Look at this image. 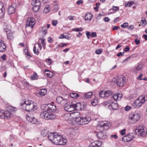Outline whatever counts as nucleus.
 <instances>
[{
	"instance_id": "f257e3e1",
	"label": "nucleus",
	"mask_w": 147,
	"mask_h": 147,
	"mask_svg": "<svg viewBox=\"0 0 147 147\" xmlns=\"http://www.w3.org/2000/svg\"><path fill=\"white\" fill-rule=\"evenodd\" d=\"M41 108L44 111L40 113V116L42 118L49 120L53 119L55 118L53 114L56 109L55 106L50 104H45L42 105Z\"/></svg>"
},
{
	"instance_id": "f03ea898",
	"label": "nucleus",
	"mask_w": 147,
	"mask_h": 147,
	"mask_svg": "<svg viewBox=\"0 0 147 147\" xmlns=\"http://www.w3.org/2000/svg\"><path fill=\"white\" fill-rule=\"evenodd\" d=\"M20 106L24 110L28 112L34 111L37 108L36 104L30 100L25 101Z\"/></svg>"
},
{
	"instance_id": "7ed1b4c3",
	"label": "nucleus",
	"mask_w": 147,
	"mask_h": 147,
	"mask_svg": "<svg viewBox=\"0 0 147 147\" xmlns=\"http://www.w3.org/2000/svg\"><path fill=\"white\" fill-rule=\"evenodd\" d=\"M73 117L75 118V121L77 122H79L80 125H85L88 123L91 120L89 117L82 118L80 117V113L77 112L73 114Z\"/></svg>"
},
{
	"instance_id": "20e7f679",
	"label": "nucleus",
	"mask_w": 147,
	"mask_h": 147,
	"mask_svg": "<svg viewBox=\"0 0 147 147\" xmlns=\"http://www.w3.org/2000/svg\"><path fill=\"white\" fill-rule=\"evenodd\" d=\"M80 103H74L73 102L67 103L65 104L64 105L65 110L69 112H71L77 109L78 106H80Z\"/></svg>"
},
{
	"instance_id": "39448f33",
	"label": "nucleus",
	"mask_w": 147,
	"mask_h": 147,
	"mask_svg": "<svg viewBox=\"0 0 147 147\" xmlns=\"http://www.w3.org/2000/svg\"><path fill=\"white\" fill-rule=\"evenodd\" d=\"M53 140V143L60 145H64L67 142L66 139L62 138L61 135L57 134V133Z\"/></svg>"
},
{
	"instance_id": "423d86ee",
	"label": "nucleus",
	"mask_w": 147,
	"mask_h": 147,
	"mask_svg": "<svg viewBox=\"0 0 147 147\" xmlns=\"http://www.w3.org/2000/svg\"><path fill=\"white\" fill-rule=\"evenodd\" d=\"M125 82L124 77H118L117 78H114L111 81V83L114 84L115 83L117 86L119 87L123 86Z\"/></svg>"
},
{
	"instance_id": "0eeeda50",
	"label": "nucleus",
	"mask_w": 147,
	"mask_h": 147,
	"mask_svg": "<svg viewBox=\"0 0 147 147\" xmlns=\"http://www.w3.org/2000/svg\"><path fill=\"white\" fill-rule=\"evenodd\" d=\"M147 100V96L146 95L140 96L138 98L135 100L134 102V104H135L136 107H140Z\"/></svg>"
},
{
	"instance_id": "6e6552de",
	"label": "nucleus",
	"mask_w": 147,
	"mask_h": 147,
	"mask_svg": "<svg viewBox=\"0 0 147 147\" xmlns=\"http://www.w3.org/2000/svg\"><path fill=\"white\" fill-rule=\"evenodd\" d=\"M136 132H138L141 137H144L147 134V130L146 127L141 125H139L135 130Z\"/></svg>"
},
{
	"instance_id": "1a4fd4ad",
	"label": "nucleus",
	"mask_w": 147,
	"mask_h": 147,
	"mask_svg": "<svg viewBox=\"0 0 147 147\" xmlns=\"http://www.w3.org/2000/svg\"><path fill=\"white\" fill-rule=\"evenodd\" d=\"M32 10L34 12H36L39 10L41 6L39 0H33L32 2Z\"/></svg>"
},
{
	"instance_id": "9d476101",
	"label": "nucleus",
	"mask_w": 147,
	"mask_h": 147,
	"mask_svg": "<svg viewBox=\"0 0 147 147\" xmlns=\"http://www.w3.org/2000/svg\"><path fill=\"white\" fill-rule=\"evenodd\" d=\"M108 104H109L108 106L111 107L112 109L116 110L118 108V105L116 101L113 102L112 101V100H110L108 101L105 102L104 103V105L105 106Z\"/></svg>"
},
{
	"instance_id": "9b49d317",
	"label": "nucleus",
	"mask_w": 147,
	"mask_h": 147,
	"mask_svg": "<svg viewBox=\"0 0 147 147\" xmlns=\"http://www.w3.org/2000/svg\"><path fill=\"white\" fill-rule=\"evenodd\" d=\"M36 21L35 18L31 17L27 19L26 25L31 27V29H32Z\"/></svg>"
},
{
	"instance_id": "f8f14e48",
	"label": "nucleus",
	"mask_w": 147,
	"mask_h": 147,
	"mask_svg": "<svg viewBox=\"0 0 147 147\" xmlns=\"http://www.w3.org/2000/svg\"><path fill=\"white\" fill-rule=\"evenodd\" d=\"M140 115L139 114H133L129 115V119L132 121V123H134L139 119Z\"/></svg>"
},
{
	"instance_id": "ddd939ff",
	"label": "nucleus",
	"mask_w": 147,
	"mask_h": 147,
	"mask_svg": "<svg viewBox=\"0 0 147 147\" xmlns=\"http://www.w3.org/2000/svg\"><path fill=\"white\" fill-rule=\"evenodd\" d=\"M3 114L1 115L0 118L5 119H9L12 115L11 113L8 111H2Z\"/></svg>"
},
{
	"instance_id": "4468645a",
	"label": "nucleus",
	"mask_w": 147,
	"mask_h": 147,
	"mask_svg": "<svg viewBox=\"0 0 147 147\" xmlns=\"http://www.w3.org/2000/svg\"><path fill=\"white\" fill-rule=\"evenodd\" d=\"M133 135V134L132 133L127 134L123 137L122 140L125 142H129L133 139L134 137Z\"/></svg>"
},
{
	"instance_id": "2eb2a0df",
	"label": "nucleus",
	"mask_w": 147,
	"mask_h": 147,
	"mask_svg": "<svg viewBox=\"0 0 147 147\" xmlns=\"http://www.w3.org/2000/svg\"><path fill=\"white\" fill-rule=\"evenodd\" d=\"M102 144V142L100 141H96L91 143L89 147H99Z\"/></svg>"
},
{
	"instance_id": "dca6fc26",
	"label": "nucleus",
	"mask_w": 147,
	"mask_h": 147,
	"mask_svg": "<svg viewBox=\"0 0 147 147\" xmlns=\"http://www.w3.org/2000/svg\"><path fill=\"white\" fill-rule=\"evenodd\" d=\"M99 126L100 127L103 128V129L106 130L108 129L109 127L111 126V125L110 123L108 124V123H105L104 122H102L99 124Z\"/></svg>"
},
{
	"instance_id": "f3484780",
	"label": "nucleus",
	"mask_w": 147,
	"mask_h": 147,
	"mask_svg": "<svg viewBox=\"0 0 147 147\" xmlns=\"http://www.w3.org/2000/svg\"><path fill=\"white\" fill-rule=\"evenodd\" d=\"M96 135L98 138L100 139H103L107 136L106 134L102 131L97 132Z\"/></svg>"
},
{
	"instance_id": "a211bd4d",
	"label": "nucleus",
	"mask_w": 147,
	"mask_h": 147,
	"mask_svg": "<svg viewBox=\"0 0 147 147\" xmlns=\"http://www.w3.org/2000/svg\"><path fill=\"white\" fill-rule=\"evenodd\" d=\"M5 9L4 5L2 3H0V18H3L4 16Z\"/></svg>"
},
{
	"instance_id": "6ab92c4d",
	"label": "nucleus",
	"mask_w": 147,
	"mask_h": 147,
	"mask_svg": "<svg viewBox=\"0 0 147 147\" xmlns=\"http://www.w3.org/2000/svg\"><path fill=\"white\" fill-rule=\"evenodd\" d=\"M6 49V46L3 41L0 40V52H3Z\"/></svg>"
},
{
	"instance_id": "aec40b11",
	"label": "nucleus",
	"mask_w": 147,
	"mask_h": 147,
	"mask_svg": "<svg viewBox=\"0 0 147 147\" xmlns=\"http://www.w3.org/2000/svg\"><path fill=\"white\" fill-rule=\"evenodd\" d=\"M4 31L6 33L8 39L11 40L13 38V36L12 33H11L10 30L9 28H5Z\"/></svg>"
},
{
	"instance_id": "412c9836",
	"label": "nucleus",
	"mask_w": 147,
	"mask_h": 147,
	"mask_svg": "<svg viewBox=\"0 0 147 147\" xmlns=\"http://www.w3.org/2000/svg\"><path fill=\"white\" fill-rule=\"evenodd\" d=\"M76 112H74L71 113H67L63 116V117L65 119V120H69V119H70L71 118L70 117H71L73 118L75 120V118L73 117L74 115H73V114Z\"/></svg>"
},
{
	"instance_id": "4be33fe9",
	"label": "nucleus",
	"mask_w": 147,
	"mask_h": 147,
	"mask_svg": "<svg viewBox=\"0 0 147 147\" xmlns=\"http://www.w3.org/2000/svg\"><path fill=\"white\" fill-rule=\"evenodd\" d=\"M56 102L59 104L61 103H64L66 101V99L63 98L61 96H58L56 98Z\"/></svg>"
},
{
	"instance_id": "5701e85b",
	"label": "nucleus",
	"mask_w": 147,
	"mask_h": 147,
	"mask_svg": "<svg viewBox=\"0 0 147 147\" xmlns=\"http://www.w3.org/2000/svg\"><path fill=\"white\" fill-rule=\"evenodd\" d=\"M56 133L54 132L50 133L48 134V138L53 143V141H54L53 140L55 136Z\"/></svg>"
},
{
	"instance_id": "b1692460",
	"label": "nucleus",
	"mask_w": 147,
	"mask_h": 147,
	"mask_svg": "<svg viewBox=\"0 0 147 147\" xmlns=\"http://www.w3.org/2000/svg\"><path fill=\"white\" fill-rule=\"evenodd\" d=\"M13 5H11L8 9V12L9 15L15 12L16 7H13Z\"/></svg>"
},
{
	"instance_id": "393cba45",
	"label": "nucleus",
	"mask_w": 147,
	"mask_h": 147,
	"mask_svg": "<svg viewBox=\"0 0 147 147\" xmlns=\"http://www.w3.org/2000/svg\"><path fill=\"white\" fill-rule=\"evenodd\" d=\"M47 93V91L46 89H41L40 91L37 94V96H45Z\"/></svg>"
},
{
	"instance_id": "a878e982",
	"label": "nucleus",
	"mask_w": 147,
	"mask_h": 147,
	"mask_svg": "<svg viewBox=\"0 0 147 147\" xmlns=\"http://www.w3.org/2000/svg\"><path fill=\"white\" fill-rule=\"evenodd\" d=\"M6 109V111L10 112L11 113L12 112H15L17 111L16 108L11 106H8L7 107Z\"/></svg>"
},
{
	"instance_id": "bb28decb",
	"label": "nucleus",
	"mask_w": 147,
	"mask_h": 147,
	"mask_svg": "<svg viewBox=\"0 0 147 147\" xmlns=\"http://www.w3.org/2000/svg\"><path fill=\"white\" fill-rule=\"evenodd\" d=\"M92 15L90 13H87L86 14L84 18L86 20H90L92 19Z\"/></svg>"
},
{
	"instance_id": "cd10ccee",
	"label": "nucleus",
	"mask_w": 147,
	"mask_h": 147,
	"mask_svg": "<svg viewBox=\"0 0 147 147\" xmlns=\"http://www.w3.org/2000/svg\"><path fill=\"white\" fill-rule=\"evenodd\" d=\"M34 117L32 114H28L26 115V118L27 121L31 122Z\"/></svg>"
},
{
	"instance_id": "c85d7f7f",
	"label": "nucleus",
	"mask_w": 147,
	"mask_h": 147,
	"mask_svg": "<svg viewBox=\"0 0 147 147\" xmlns=\"http://www.w3.org/2000/svg\"><path fill=\"white\" fill-rule=\"evenodd\" d=\"M45 73L46 74L47 76L49 78H51L53 76V73L51 71H49L48 70H45Z\"/></svg>"
},
{
	"instance_id": "c756f323",
	"label": "nucleus",
	"mask_w": 147,
	"mask_h": 147,
	"mask_svg": "<svg viewBox=\"0 0 147 147\" xmlns=\"http://www.w3.org/2000/svg\"><path fill=\"white\" fill-rule=\"evenodd\" d=\"M49 131L47 128H45L42 130L41 134L43 136H46L48 134Z\"/></svg>"
},
{
	"instance_id": "7c9ffc66",
	"label": "nucleus",
	"mask_w": 147,
	"mask_h": 147,
	"mask_svg": "<svg viewBox=\"0 0 147 147\" xmlns=\"http://www.w3.org/2000/svg\"><path fill=\"white\" fill-rule=\"evenodd\" d=\"M93 95L92 93V92H89L87 93H86V94H85L84 96L83 97L85 98H90L91 96Z\"/></svg>"
},
{
	"instance_id": "2f4dec72",
	"label": "nucleus",
	"mask_w": 147,
	"mask_h": 147,
	"mask_svg": "<svg viewBox=\"0 0 147 147\" xmlns=\"http://www.w3.org/2000/svg\"><path fill=\"white\" fill-rule=\"evenodd\" d=\"M53 10L54 12L57 11L59 9L58 4L55 2L54 3V5L53 7Z\"/></svg>"
},
{
	"instance_id": "473e14b6",
	"label": "nucleus",
	"mask_w": 147,
	"mask_h": 147,
	"mask_svg": "<svg viewBox=\"0 0 147 147\" xmlns=\"http://www.w3.org/2000/svg\"><path fill=\"white\" fill-rule=\"evenodd\" d=\"M70 96L72 98H77L79 97V94L74 92H72L70 94Z\"/></svg>"
},
{
	"instance_id": "72a5a7b5",
	"label": "nucleus",
	"mask_w": 147,
	"mask_h": 147,
	"mask_svg": "<svg viewBox=\"0 0 147 147\" xmlns=\"http://www.w3.org/2000/svg\"><path fill=\"white\" fill-rule=\"evenodd\" d=\"M118 95L117 94H113L111 96V100H112V101H113V100H114L115 101H116L117 100H119L118 98Z\"/></svg>"
},
{
	"instance_id": "f704fd0d",
	"label": "nucleus",
	"mask_w": 147,
	"mask_h": 147,
	"mask_svg": "<svg viewBox=\"0 0 147 147\" xmlns=\"http://www.w3.org/2000/svg\"><path fill=\"white\" fill-rule=\"evenodd\" d=\"M47 27L46 26H44L42 28V31L43 32V35L44 36L45 35L47 34Z\"/></svg>"
},
{
	"instance_id": "c9c22d12",
	"label": "nucleus",
	"mask_w": 147,
	"mask_h": 147,
	"mask_svg": "<svg viewBox=\"0 0 147 147\" xmlns=\"http://www.w3.org/2000/svg\"><path fill=\"white\" fill-rule=\"evenodd\" d=\"M91 102L92 105L94 106L97 105L98 103V100L95 99L91 100Z\"/></svg>"
},
{
	"instance_id": "e433bc0d",
	"label": "nucleus",
	"mask_w": 147,
	"mask_h": 147,
	"mask_svg": "<svg viewBox=\"0 0 147 147\" xmlns=\"http://www.w3.org/2000/svg\"><path fill=\"white\" fill-rule=\"evenodd\" d=\"M106 97H108L112 94V92L111 90H108L105 91Z\"/></svg>"
},
{
	"instance_id": "4c0bfd02",
	"label": "nucleus",
	"mask_w": 147,
	"mask_h": 147,
	"mask_svg": "<svg viewBox=\"0 0 147 147\" xmlns=\"http://www.w3.org/2000/svg\"><path fill=\"white\" fill-rule=\"evenodd\" d=\"M38 76L37 74L35 73L34 74L32 75L31 77V79L32 80H36L38 78Z\"/></svg>"
},
{
	"instance_id": "58836bf2",
	"label": "nucleus",
	"mask_w": 147,
	"mask_h": 147,
	"mask_svg": "<svg viewBox=\"0 0 147 147\" xmlns=\"http://www.w3.org/2000/svg\"><path fill=\"white\" fill-rule=\"evenodd\" d=\"M99 96L102 98H104L106 97L105 92L102 90L100 91L99 93Z\"/></svg>"
},
{
	"instance_id": "ea45409f",
	"label": "nucleus",
	"mask_w": 147,
	"mask_h": 147,
	"mask_svg": "<svg viewBox=\"0 0 147 147\" xmlns=\"http://www.w3.org/2000/svg\"><path fill=\"white\" fill-rule=\"evenodd\" d=\"M128 26V24L127 22H125L121 25V26L124 28H127Z\"/></svg>"
},
{
	"instance_id": "a19ab883",
	"label": "nucleus",
	"mask_w": 147,
	"mask_h": 147,
	"mask_svg": "<svg viewBox=\"0 0 147 147\" xmlns=\"http://www.w3.org/2000/svg\"><path fill=\"white\" fill-rule=\"evenodd\" d=\"M30 123L33 124H37L38 123V121L37 119L34 117Z\"/></svg>"
},
{
	"instance_id": "79ce46f5",
	"label": "nucleus",
	"mask_w": 147,
	"mask_h": 147,
	"mask_svg": "<svg viewBox=\"0 0 147 147\" xmlns=\"http://www.w3.org/2000/svg\"><path fill=\"white\" fill-rule=\"evenodd\" d=\"M50 10V7L49 6H48L46 7L44 9V13H48Z\"/></svg>"
},
{
	"instance_id": "37998d69",
	"label": "nucleus",
	"mask_w": 147,
	"mask_h": 147,
	"mask_svg": "<svg viewBox=\"0 0 147 147\" xmlns=\"http://www.w3.org/2000/svg\"><path fill=\"white\" fill-rule=\"evenodd\" d=\"M102 49H100L96 50L95 51V53L97 54H100L102 53Z\"/></svg>"
},
{
	"instance_id": "c03bdc74",
	"label": "nucleus",
	"mask_w": 147,
	"mask_h": 147,
	"mask_svg": "<svg viewBox=\"0 0 147 147\" xmlns=\"http://www.w3.org/2000/svg\"><path fill=\"white\" fill-rule=\"evenodd\" d=\"M33 51L34 53L35 54H36L37 55H38L39 54V52L38 51V49L36 50V47L34 46V47L33 48Z\"/></svg>"
},
{
	"instance_id": "a18cd8bd",
	"label": "nucleus",
	"mask_w": 147,
	"mask_h": 147,
	"mask_svg": "<svg viewBox=\"0 0 147 147\" xmlns=\"http://www.w3.org/2000/svg\"><path fill=\"white\" fill-rule=\"evenodd\" d=\"M142 67V66L141 65H139L135 69V71H137L141 70Z\"/></svg>"
},
{
	"instance_id": "49530a36",
	"label": "nucleus",
	"mask_w": 147,
	"mask_h": 147,
	"mask_svg": "<svg viewBox=\"0 0 147 147\" xmlns=\"http://www.w3.org/2000/svg\"><path fill=\"white\" fill-rule=\"evenodd\" d=\"M91 37H96L97 36L96 33V32H92L91 34L90 35Z\"/></svg>"
},
{
	"instance_id": "de8ad7c7",
	"label": "nucleus",
	"mask_w": 147,
	"mask_h": 147,
	"mask_svg": "<svg viewBox=\"0 0 147 147\" xmlns=\"http://www.w3.org/2000/svg\"><path fill=\"white\" fill-rule=\"evenodd\" d=\"M134 3V2L133 1L131 2H129L126 5V6H128L130 7L131 6V5Z\"/></svg>"
},
{
	"instance_id": "09e8293b",
	"label": "nucleus",
	"mask_w": 147,
	"mask_h": 147,
	"mask_svg": "<svg viewBox=\"0 0 147 147\" xmlns=\"http://www.w3.org/2000/svg\"><path fill=\"white\" fill-rule=\"evenodd\" d=\"M134 42L136 45H138L140 43V40L137 38H136L134 40Z\"/></svg>"
},
{
	"instance_id": "8fccbe9b",
	"label": "nucleus",
	"mask_w": 147,
	"mask_h": 147,
	"mask_svg": "<svg viewBox=\"0 0 147 147\" xmlns=\"http://www.w3.org/2000/svg\"><path fill=\"white\" fill-rule=\"evenodd\" d=\"M61 45H57V48L58 47H63L64 46H66L67 44L65 43H61Z\"/></svg>"
},
{
	"instance_id": "3c124183",
	"label": "nucleus",
	"mask_w": 147,
	"mask_h": 147,
	"mask_svg": "<svg viewBox=\"0 0 147 147\" xmlns=\"http://www.w3.org/2000/svg\"><path fill=\"white\" fill-rule=\"evenodd\" d=\"M126 129H124L123 130H121L120 132V134L121 135H124L125 134Z\"/></svg>"
},
{
	"instance_id": "603ef678",
	"label": "nucleus",
	"mask_w": 147,
	"mask_h": 147,
	"mask_svg": "<svg viewBox=\"0 0 147 147\" xmlns=\"http://www.w3.org/2000/svg\"><path fill=\"white\" fill-rule=\"evenodd\" d=\"M86 35L87 36V37L88 39H89L90 38V33L89 31H86Z\"/></svg>"
},
{
	"instance_id": "864d4df0",
	"label": "nucleus",
	"mask_w": 147,
	"mask_h": 147,
	"mask_svg": "<svg viewBox=\"0 0 147 147\" xmlns=\"http://www.w3.org/2000/svg\"><path fill=\"white\" fill-rule=\"evenodd\" d=\"M119 9V7L117 6H113L111 9L114 11H117Z\"/></svg>"
},
{
	"instance_id": "5fc2aeb1",
	"label": "nucleus",
	"mask_w": 147,
	"mask_h": 147,
	"mask_svg": "<svg viewBox=\"0 0 147 147\" xmlns=\"http://www.w3.org/2000/svg\"><path fill=\"white\" fill-rule=\"evenodd\" d=\"M57 20H53L52 22V24L53 25L55 26L57 25Z\"/></svg>"
},
{
	"instance_id": "6e6d98bb",
	"label": "nucleus",
	"mask_w": 147,
	"mask_h": 147,
	"mask_svg": "<svg viewBox=\"0 0 147 147\" xmlns=\"http://www.w3.org/2000/svg\"><path fill=\"white\" fill-rule=\"evenodd\" d=\"M51 59H48L46 60V62L48 63L49 65L51 64Z\"/></svg>"
},
{
	"instance_id": "4d7b16f0",
	"label": "nucleus",
	"mask_w": 147,
	"mask_h": 147,
	"mask_svg": "<svg viewBox=\"0 0 147 147\" xmlns=\"http://www.w3.org/2000/svg\"><path fill=\"white\" fill-rule=\"evenodd\" d=\"M143 75V74L142 73H141L139 76L137 78V79L139 80H142V79L141 78L142 77Z\"/></svg>"
},
{
	"instance_id": "13d9d810",
	"label": "nucleus",
	"mask_w": 147,
	"mask_h": 147,
	"mask_svg": "<svg viewBox=\"0 0 147 147\" xmlns=\"http://www.w3.org/2000/svg\"><path fill=\"white\" fill-rule=\"evenodd\" d=\"M25 55L27 56V57H29L28 58H29L30 57H31V55H30V54L29 53L28 50L26 51V52L25 53Z\"/></svg>"
},
{
	"instance_id": "bf43d9fd",
	"label": "nucleus",
	"mask_w": 147,
	"mask_h": 147,
	"mask_svg": "<svg viewBox=\"0 0 147 147\" xmlns=\"http://www.w3.org/2000/svg\"><path fill=\"white\" fill-rule=\"evenodd\" d=\"M131 108V107H130L127 106L125 107V109L126 111H129Z\"/></svg>"
},
{
	"instance_id": "052dcab7",
	"label": "nucleus",
	"mask_w": 147,
	"mask_h": 147,
	"mask_svg": "<svg viewBox=\"0 0 147 147\" xmlns=\"http://www.w3.org/2000/svg\"><path fill=\"white\" fill-rule=\"evenodd\" d=\"M40 39L41 40V43L42 44V45L44 46L45 45V44L44 43L45 39H44L42 38H40Z\"/></svg>"
},
{
	"instance_id": "680f3d73",
	"label": "nucleus",
	"mask_w": 147,
	"mask_h": 147,
	"mask_svg": "<svg viewBox=\"0 0 147 147\" xmlns=\"http://www.w3.org/2000/svg\"><path fill=\"white\" fill-rule=\"evenodd\" d=\"M1 58L4 61L6 59V55L5 54H3L1 57Z\"/></svg>"
},
{
	"instance_id": "e2e57ef3",
	"label": "nucleus",
	"mask_w": 147,
	"mask_h": 147,
	"mask_svg": "<svg viewBox=\"0 0 147 147\" xmlns=\"http://www.w3.org/2000/svg\"><path fill=\"white\" fill-rule=\"evenodd\" d=\"M66 36H65L63 34H61L60 35V36L59 37V38L60 39H63V38H65Z\"/></svg>"
},
{
	"instance_id": "0e129e2a",
	"label": "nucleus",
	"mask_w": 147,
	"mask_h": 147,
	"mask_svg": "<svg viewBox=\"0 0 147 147\" xmlns=\"http://www.w3.org/2000/svg\"><path fill=\"white\" fill-rule=\"evenodd\" d=\"M120 27L119 26H116L112 28V30H117L118 28H119Z\"/></svg>"
},
{
	"instance_id": "69168bd1",
	"label": "nucleus",
	"mask_w": 147,
	"mask_h": 147,
	"mask_svg": "<svg viewBox=\"0 0 147 147\" xmlns=\"http://www.w3.org/2000/svg\"><path fill=\"white\" fill-rule=\"evenodd\" d=\"M117 94L118 95L117 96L119 100H120L122 98V95L121 94Z\"/></svg>"
},
{
	"instance_id": "338daca9",
	"label": "nucleus",
	"mask_w": 147,
	"mask_h": 147,
	"mask_svg": "<svg viewBox=\"0 0 147 147\" xmlns=\"http://www.w3.org/2000/svg\"><path fill=\"white\" fill-rule=\"evenodd\" d=\"M134 26L133 25H131L129 26V27H128V28L130 30H132L134 29Z\"/></svg>"
},
{
	"instance_id": "774afa93",
	"label": "nucleus",
	"mask_w": 147,
	"mask_h": 147,
	"mask_svg": "<svg viewBox=\"0 0 147 147\" xmlns=\"http://www.w3.org/2000/svg\"><path fill=\"white\" fill-rule=\"evenodd\" d=\"M110 20L109 18L108 17H105L104 18V20L105 22H108Z\"/></svg>"
}]
</instances>
